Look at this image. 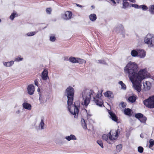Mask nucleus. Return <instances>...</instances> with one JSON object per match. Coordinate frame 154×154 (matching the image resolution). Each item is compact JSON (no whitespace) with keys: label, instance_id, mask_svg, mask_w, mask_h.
<instances>
[{"label":"nucleus","instance_id":"nucleus-1","mask_svg":"<svg viewBox=\"0 0 154 154\" xmlns=\"http://www.w3.org/2000/svg\"><path fill=\"white\" fill-rule=\"evenodd\" d=\"M125 73L128 74V77L132 82L133 87L138 93H140L141 90L142 81L146 78L150 76V74L145 68L138 71V66L135 62L130 61L127 64L124 69Z\"/></svg>","mask_w":154,"mask_h":154},{"label":"nucleus","instance_id":"nucleus-2","mask_svg":"<svg viewBox=\"0 0 154 154\" xmlns=\"http://www.w3.org/2000/svg\"><path fill=\"white\" fill-rule=\"evenodd\" d=\"M82 97L84 101L83 105L87 106L89 103L92 97L97 105L101 106L103 105L102 100L100 98L102 96V93H98L95 97V93L93 90L85 89L82 91Z\"/></svg>","mask_w":154,"mask_h":154},{"label":"nucleus","instance_id":"nucleus-3","mask_svg":"<svg viewBox=\"0 0 154 154\" xmlns=\"http://www.w3.org/2000/svg\"><path fill=\"white\" fill-rule=\"evenodd\" d=\"M74 89L71 87H68L66 90V94L68 98V108L71 114L77 118L79 112L78 107L73 103L74 95Z\"/></svg>","mask_w":154,"mask_h":154},{"label":"nucleus","instance_id":"nucleus-4","mask_svg":"<svg viewBox=\"0 0 154 154\" xmlns=\"http://www.w3.org/2000/svg\"><path fill=\"white\" fill-rule=\"evenodd\" d=\"M144 43L150 48H154V35L148 33L144 38Z\"/></svg>","mask_w":154,"mask_h":154},{"label":"nucleus","instance_id":"nucleus-5","mask_svg":"<svg viewBox=\"0 0 154 154\" xmlns=\"http://www.w3.org/2000/svg\"><path fill=\"white\" fill-rule=\"evenodd\" d=\"M144 105L149 108H154V95L150 97L143 101Z\"/></svg>","mask_w":154,"mask_h":154},{"label":"nucleus","instance_id":"nucleus-6","mask_svg":"<svg viewBox=\"0 0 154 154\" xmlns=\"http://www.w3.org/2000/svg\"><path fill=\"white\" fill-rule=\"evenodd\" d=\"M41 77L42 80L46 81L49 79V77L48 75V69L47 68L43 69V70L42 72Z\"/></svg>","mask_w":154,"mask_h":154},{"label":"nucleus","instance_id":"nucleus-7","mask_svg":"<svg viewBox=\"0 0 154 154\" xmlns=\"http://www.w3.org/2000/svg\"><path fill=\"white\" fill-rule=\"evenodd\" d=\"M119 132L118 131L116 130H111L109 133V135L110 138H113L114 139H112V143L114 142V140H116L117 139L118 136Z\"/></svg>","mask_w":154,"mask_h":154},{"label":"nucleus","instance_id":"nucleus-8","mask_svg":"<svg viewBox=\"0 0 154 154\" xmlns=\"http://www.w3.org/2000/svg\"><path fill=\"white\" fill-rule=\"evenodd\" d=\"M72 13L70 11H66L61 14V18L64 20H67L72 18Z\"/></svg>","mask_w":154,"mask_h":154},{"label":"nucleus","instance_id":"nucleus-9","mask_svg":"<svg viewBox=\"0 0 154 154\" xmlns=\"http://www.w3.org/2000/svg\"><path fill=\"white\" fill-rule=\"evenodd\" d=\"M102 139L105 141H106L109 144L112 143V138H110L109 135V133L107 134H103L102 136ZM114 139V138H112Z\"/></svg>","mask_w":154,"mask_h":154},{"label":"nucleus","instance_id":"nucleus-10","mask_svg":"<svg viewBox=\"0 0 154 154\" xmlns=\"http://www.w3.org/2000/svg\"><path fill=\"white\" fill-rule=\"evenodd\" d=\"M138 57L141 58H143L146 54V51L142 49H138Z\"/></svg>","mask_w":154,"mask_h":154},{"label":"nucleus","instance_id":"nucleus-11","mask_svg":"<svg viewBox=\"0 0 154 154\" xmlns=\"http://www.w3.org/2000/svg\"><path fill=\"white\" fill-rule=\"evenodd\" d=\"M28 94L30 95H32L34 94L35 91V88L34 86L32 85H28L27 88Z\"/></svg>","mask_w":154,"mask_h":154},{"label":"nucleus","instance_id":"nucleus-12","mask_svg":"<svg viewBox=\"0 0 154 154\" xmlns=\"http://www.w3.org/2000/svg\"><path fill=\"white\" fill-rule=\"evenodd\" d=\"M123 2L122 5L123 6L122 8L124 9H125L127 8L128 7L129 5V3L127 2L128 0H122ZM129 1L131 2L132 3H135V0H128Z\"/></svg>","mask_w":154,"mask_h":154},{"label":"nucleus","instance_id":"nucleus-13","mask_svg":"<svg viewBox=\"0 0 154 154\" xmlns=\"http://www.w3.org/2000/svg\"><path fill=\"white\" fill-rule=\"evenodd\" d=\"M108 111L109 115V117L113 121L117 122L118 119L116 115L109 110H108Z\"/></svg>","mask_w":154,"mask_h":154},{"label":"nucleus","instance_id":"nucleus-14","mask_svg":"<svg viewBox=\"0 0 154 154\" xmlns=\"http://www.w3.org/2000/svg\"><path fill=\"white\" fill-rule=\"evenodd\" d=\"M23 109H25L28 110L30 111L32 109L31 105L27 103L24 102L22 104Z\"/></svg>","mask_w":154,"mask_h":154},{"label":"nucleus","instance_id":"nucleus-15","mask_svg":"<svg viewBox=\"0 0 154 154\" xmlns=\"http://www.w3.org/2000/svg\"><path fill=\"white\" fill-rule=\"evenodd\" d=\"M144 88L145 90H149L151 87V83L149 81H146L143 83Z\"/></svg>","mask_w":154,"mask_h":154},{"label":"nucleus","instance_id":"nucleus-16","mask_svg":"<svg viewBox=\"0 0 154 154\" xmlns=\"http://www.w3.org/2000/svg\"><path fill=\"white\" fill-rule=\"evenodd\" d=\"M65 139L68 141H70L71 140H75L77 139L76 136L73 134H71L70 135L66 136Z\"/></svg>","mask_w":154,"mask_h":154},{"label":"nucleus","instance_id":"nucleus-17","mask_svg":"<svg viewBox=\"0 0 154 154\" xmlns=\"http://www.w3.org/2000/svg\"><path fill=\"white\" fill-rule=\"evenodd\" d=\"M116 30L122 34H123L125 32V29L122 25H120L119 26L116 27Z\"/></svg>","mask_w":154,"mask_h":154},{"label":"nucleus","instance_id":"nucleus-18","mask_svg":"<svg viewBox=\"0 0 154 154\" xmlns=\"http://www.w3.org/2000/svg\"><path fill=\"white\" fill-rule=\"evenodd\" d=\"M45 125L44 123V118L43 117L41 118V121L39 125V128L41 130L44 129L45 128Z\"/></svg>","mask_w":154,"mask_h":154},{"label":"nucleus","instance_id":"nucleus-19","mask_svg":"<svg viewBox=\"0 0 154 154\" xmlns=\"http://www.w3.org/2000/svg\"><path fill=\"white\" fill-rule=\"evenodd\" d=\"M104 95L105 97H109L112 98L113 97V93L110 91H107L104 93Z\"/></svg>","mask_w":154,"mask_h":154},{"label":"nucleus","instance_id":"nucleus-20","mask_svg":"<svg viewBox=\"0 0 154 154\" xmlns=\"http://www.w3.org/2000/svg\"><path fill=\"white\" fill-rule=\"evenodd\" d=\"M81 125L82 127L85 130H87V128L86 125V121L84 119H82L81 120Z\"/></svg>","mask_w":154,"mask_h":154},{"label":"nucleus","instance_id":"nucleus-21","mask_svg":"<svg viewBox=\"0 0 154 154\" xmlns=\"http://www.w3.org/2000/svg\"><path fill=\"white\" fill-rule=\"evenodd\" d=\"M14 61H11L10 62H3L4 65L6 67H10L11 66L14 64Z\"/></svg>","mask_w":154,"mask_h":154},{"label":"nucleus","instance_id":"nucleus-22","mask_svg":"<svg viewBox=\"0 0 154 154\" xmlns=\"http://www.w3.org/2000/svg\"><path fill=\"white\" fill-rule=\"evenodd\" d=\"M138 49L133 50L131 52V55L133 57H138Z\"/></svg>","mask_w":154,"mask_h":154},{"label":"nucleus","instance_id":"nucleus-23","mask_svg":"<svg viewBox=\"0 0 154 154\" xmlns=\"http://www.w3.org/2000/svg\"><path fill=\"white\" fill-rule=\"evenodd\" d=\"M89 18L92 21H95L97 19L96 15L95 14H91L89 16Z\"/></svg>","mask_w":154,"mask_h":154},{"label":"nucleus","instance_id":"nucleus-24","mask_svg":"<svg viewBox=\"0 0 154 154\" xmlns=\"http://www.w3.org/2000/svg\"><path fill=\"white\" fill-rule=\"evenodd\" d=\"M149 11L151 14L154 15V5H150L149 6Z\"/></svg>","mask_w":154,"mask_h":154},{"label":"nucleus","instance_id":"nucleus-25","mask_svg":"<svg viewBox=\"0 0 154 154\" xmlns=\"http://www.w3.org/2000/svg\"><path fill=\"white\" fill-rule=\"evenodd\" d=\"M77 57H70L69 58V60L73 63H77Z\"/></svg>","mask_w":154,"mask_h":154},{"label":"nucleus","instance_id":"nucleus-26","mask_svg":"<svg viewBox=\"0 0 154 154\" xmlns=\"http://www.w3.org/2000/svg\"><path fill=\"white\" fill-rule=\"evenodd\" d=\"M131 110L129 108H126L124 111V113L125 114L129 116L131 115Z\"/></svg>","mask_w":154,"mask_h":154},{"label":"nucleus","instance_id":"nucleus-27","mask_svg":"<svg viewBox=\"0 0 154 154\" xmlns=\"http://www.w3.org/2000/svg\"><path fill=\"white\" fill-rule=\"evenodd\" d=\"M136 99V96H133L130 97L128 98V101L131 102L133 103L134 102Z\"/></svg>","mask_w":154,"mask_h":154},{"label":"nucleus","instance_id":"nucleus-28","mask_svg":"<svg viewBox=\"0 0 154 154\" xmlns=\"http://www.w3.org/2000/svg\"><path fill=\"white\" fill-rule=\"evenodd\" d=\"M77 61L76 62L77 63H79V64H82L83 63H86V61L85 60L80 58H79L77 57Z\"/></svg>","mask_w":154,"mask_h":154},{"label":"nucleus","instance_id":"nucleus-29","mask_svg":"<svg viewBox=\"0 0 154 154\" xmlns=\"http://www.w3.org/2000/svg\"><path fill=\"white\" fill-rule=\"evenodd\" d=\"M18 16L17 14L16 13V12H14L13 13H12L10 17V18L12 20H13L14 18L17 17Z\"/></svg>","mask_w":154,"mask_h":154},{"label":"nucleus","instance_id":"nucleus-30","mask_svg":"<svg viewBox=\"0 0 154 154\" xmlns=\"http://www.w3.org/2000/svg\"><path fill=\"white\" fill-rule=\"evenodd\" d=\"M119 84L121 86V89L123 90H125L126 89V86L122 81H120L119 82Z\"/></svg>","mask_w":154,"mask_h":154},{"label":"nucleus","instance_id":"nucleus-31","mask_svg":"<svg viewBox=\"0 0 154 154\" xmlns=\"http://www.w3.org/2000/svg\"><path fill=\"white\" fill-rule=\"evenodd\" d=\"M122 144H119L116 146V150L118 152H119L122 149Z\"/></svg>","mask_w":154,"mask_h":154},{"label":"nucleus","instance_id":"nucleus-32","mask_svg":"<svg viewBox=\"0 0 154 154\" xmlns=\"http://www.w3.org/2000/svg\"><path fill=\"white\" fill-rule=\"evenodd\" d=\"M149 147L151 148L154 145V140L152 139H151L149 140Z\"/></svg>","mask_w":154,"mask_h":154},{"label":"nucleus","instance_id":"nucleus-33","mask_svg":"<svg viewBox=\"0 0 154 154\" xmlns=\"http://www.w3.org/2000/svg\"><path fill=\"white\" fill-rule=\"evenodd\" d=\"M142 9L143 11H146L148 9V7L145 5H139V9Z\"/></svg>","mask_w":154,"mask_h":154},{"label":"nucleus","instance_id":"nucleus-34","mask_svg":"<svg viewBox=\"0 0 154 154\" xmlns=\"http://www.w3.org/2000/svg\"><path fill=\"white\" fill-rule=\"evenodd\" d=\"M50 40L52 42H54L56 38L54 35H51L50 36Z\"/></svg>","mask_w":154,"mask_h":154},{"label":"nucleus","instance_id":"nucleus-35","mask_svg":"<svg viewBox=\"0 0 154 154\" xmlns=\"http://www.w3.org/2000/svg\"><path fill=\"white\" fill-rule=\"evenodd\" d=\"M36 32H29L28 33H27L26 35H27V36H31L34 35H35L36 33Z\"/></svg>","mask_w":154,"mask_h":154},{"label":"nucleus","instance_id":"nucleus-36","mask_svg":"<svg viewBox=\"0 0 154 154\" xmlns=\"http://www.w3.org/2000/svg\"><path fill=\"white\" fill-rule=\"evenodd\" d=\"M139 120L141 122L145 123L146 122V119L145 117L143 116V117H142L140 119H139Z\"/></svg>","mask_w":154,"mask_h":154},{"label":"nucleus","instance_id":"nucleus-37","mask_svg":"<svg viewBox=\"0 0 154 154\" xmlns=\"http://www.w3.org/2000/svg\"><path fill=\"white\" fill-rule=\"evenodd\" d=\"M23 60V58H21L20 56H18L17 57H16L15 58L14 60V61L19 62L22 60Z\"/></svg>","mask_w":154,"mask_h":154},{"label":"nucleus","instance_id":"nucleus-38","mask_svg":"<svg viewBox=\"0 0 154 154\" xmlns=\"http://www.w3.org/2000/svg\"><path fill=\"white\" fill-rule=\"evenodd\" d=\"M39 100L41 103H43L45 102V98L43 97L42 95H40Z\"/></svg>","mask_w":154,"mask_h":154},{"label":"nucleus","instance_id":"nucleus-39","mask_svg":"<svg viewBox=\"0 0 154 154\" xmlns=\"http://www.w3.org/2000/svg\"><path fill=\"white\" fill-rule=\"evenodd\" d=\"M143 115L142 114L140 113H137L135 115V117L136 118L138 119H140V118L142 117H143Z\"/></svg>","mask_w":154,"mask_h":154},{"label":"nucleus","instance_id":"nucleus-40","mask_svg":"<svg viewBox=\"0 0 154 154\" xmlns=\"http://www.w3.org/2000/svg\"><path fill=\"white\" fill-rule=\"evenodd\" d=\"M143 148L141 146H140L138 147L137 150L140 153H142L143 152Z\"/></svg>","mask_w":154,"mask_h":154},{"label":"nucleus","instance_id":"nucleus-41","mask_svg":"<svg viewBox=\"0 0 154 154\" xmlns=\"http://www.w3.org/2000/svg\"><path fill=\"white\" fill-rule=\"evenodd\" d=\"M97 143L101 146L102 148H103V142L100 140H98L97 141Z\"/></svg>","mask_w":154,"mask_h":154},{"label":"nucleus","instance_id":"nucleus-42","mask_svg":"<svg viewBox=\"0 0 154 154\" xmlns=\"http://www.w3.org/2000/svg\"><path fill=\"white\" fill-rule=\"evenodd\" d=\"M97 63H99L103 64H105L106 63L105 61L103 60H97L96 61Z\"/></svg>","mask_w":154,"mask_h":154},{"label":"nucleus","instance_id":"nucleus-43","mask_svg":"<svg viewBox=\"0 0 154 154\" xmlns=\"http://www.w3.org/2000/svg\"><path fill=\"white\" fill-rule=\"evenodd\" d=\"M132 7H134L135 8L139 9V5L136 4H133L131 5Z\"/></svg>","mask_w":154,"mask_h":154},{"label":"nucleus","instance_id":"nucleus-44","mask_svg":"<svg viewBox=\"0 0 154 154\" xmlns=\"http://www.w3.org/2000/svg\"><path fill=\"white\" fill-rule=\"evenodd\" d=\"M51 10L50 8H48L46 9V12L48 14H50L51 13Z\"/></svg>","mask_w":154,"mask_h":154},{"label":"nucleus","instance_id":"nucleus-45","mask_svg":"<svg viewBox=\"0 0 154 154\" xmlns=\"http://www.w3.org/2000/svg\"><path fill=\"white\" fill-rule=\"evenodd\" d=\"M35 84V85L38 86V82L37 80H35L34 81Z\"/></svg>","mask_w":154,"mask_h":154},{"label":"nucleus","instance_id":"nucleus-46","mask_svg":"<svg viewBox=\"0 0 154 154\" xmlns=\"http://www.w3.org/2000/svg\"><path fill=\"white\" fill-rule=\"evenodd\" d=\"M21 111L20 110L18 109L17 110L16 112L15 113L17 114H19L20 113Z\"/></svg>","mask_w":154,"mask_h":154},{"label":"nucleus","instance_id":"nucleus-47","mask_svg":"<svg viewBox=\"0 0 154 154\" xmlns=\"http://www.w3.org/2000/svg\"><path fill=\"white\" fill-rule=\"evenodd\" d=\"M121 105L122 107L123 108H124L125 106V103L123 102L122 103Z\"/></svg>","mask_w":154,"mask_h":154},{"label":"nucleus","instance_id":"nucleus-48","mask_svg":"<svg viewBox=\"0 0 154 154\" xmlns=\"http://www.w3.org/2000/svg\"><path fill=\"white\" fill-rule=\"evenodd\" d=\"M92 115L91 114L89 113L87 114V116H88V119H89V118Z\"/></svg>","mask_w":154,"mask_h":154},{"label":"nucleus","instance_id":"nucleus-49","mask_svg":"<svg viewBox=\"0 0 154 154\" xmlns=\"http://www.w3.org/2000/svg\"><path fill=\"white\" fill-rule=\"evenodd\" d=\"M75 5H76L79 7H80V8H82V7H83V6H82V5H81L79 4H75Z\"/></svg>","mask_w":154,"mask_h":154},{"label":"nucleus","instance_id":"nucleus-50","mask_svg":"<svg viewBox=\"0 0 154 154\" xmlns=\"http://www.w3.org/2000/svg\"><path fill=\"white\" fill-rule=\"evenodd\" d=\"M69 58H68L67 57H64V60L66 61L69 60Z\"/></svg>","mask_w":154,"mask_h":154},{"label":"nucleus","instance_id":"nucleus-51","mask_svg":"<svg viewBox=\"0 0 154 154\" xmlns=\"http://www.w3.org/2000/svg\"><path fill=\"white\" fill-rule=\"evenodd\" d=\"M140 137H141L143 138V135L142 134H140Z\"/></svg>","mask_w":154,"mask_h":154},{"label":"nucleus","instance_id":"nucleus-52","mask_svg":"<svg viewBox=\"0 0 154 154\" xmlns=\"http://www.w3.org/2000/svg\"><path fill=\"white\" fill-rule=\"evenodd\" d=\"M90 120L91 121V122H92L93 123H94V121L92 120V119H90Z\"/></svg>","mask_w":154,"mask_h":154},{"label":"nucleus","instance_id":"nucleus-53","mask_svg":"<svg viewBox=\"0 0 154 154\" xmlns=\"http://www.w3.org/2000/svg\"><path fill=\"white\" fill-rule=\"evenodd\" d=\"M40 90V89L39 88H38L37 89V91H39Z\"/></svg>","mask_w":154,"mask_h":154},{"label":"nucleus","instance_id":"nucleus-54","mask_svg":"<svg viewBox=\"0 0 154 154\" xmlns=\"http://www.w3.org/2000/svg\"><path fill=\"white\" fill-rule=\"evenodd\" d=\"M1 19H0V23L1 22Z\"/></svg>","mask_w":154,"mask_h":154}]
</instances>
